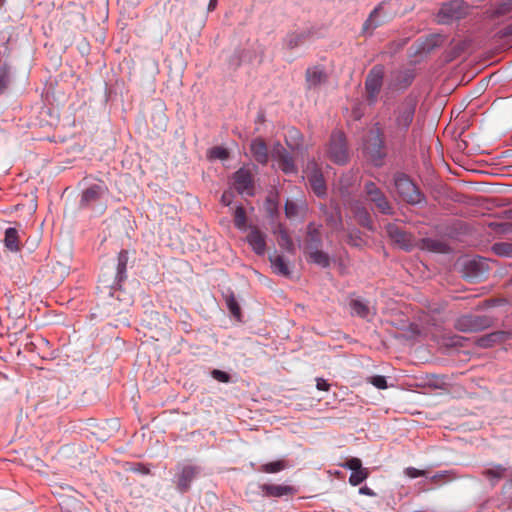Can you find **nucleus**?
<instances>
[{
  "label": "nucleus",
  "mask_w": 512,
  "mask_h": 512,
  "mask_svg": "<svg viewBox=\"0 0 512 512\" xmlns=\"http://www.w3.org/2000/svg\"><path fill=\"white\" fill-rule=\"evenodd\" d=\"M128 259V252L126 250H121L117 257V267L115 276L117 284H120L123 280L126 279Z\"/></svg>",
  "instance_id": "25"
},
{
  "label": "nucleus",
  "mask_w": 512,
  "mask_h": 512,
  "mask_svg": "<svg viewBox=\"0 0 512 512\" xmlns=\"http://www.w3.org/2000/svg\"><path fill=\"white\" fill-rule=\"evenodd\" d=\"M351 313L361 318H366L370 313L369 306L360 299H353L350 302Z\"/></svg>",
  "instance_id": "33"
},
{
  "label": "nucleus",
  "mask_w": 512,
  "mask_h": 512,
  "mask_svg": "<svg viewBox=\"0 0 512 512\" xmlns=\"http://www.w3.org/2000/svg\"><path fill=\"white\" fill-rule=\"evenodd\" d=\"M108 289V297L109 300L107 301V304L113 308L114 311H117L118 313H121L126 307L131 305V299L130 297H124L122 298V290L120 287H106Z\"/></svg>",
  "instance_id": "16"
},
{
  "label": "nucleus",
  "mask_w": 512,
  "mask_h": 512,
  "mask_svg": "<svg viewBox=\"0 0 512 512\" xmlns=\"http://www.w3.org/2000/svg\"><path fill=\"white\" fill-rule=\"evenodd\" d=\"M265 234L253 227L247 235V242L257 255H263L266 251Z\"/></svg>",
  "instance_id": "19"
},
{
  "label": "nucleus",
  "mask_w": 512,
  "mask_h": 512,
  "mask_svg": "<svg viewBox=\"0 0 512 512\" xmlns=\"http://www.w3.org/2000/svg\"><path fill=\"white\" fill-rule=\"evenodd\" d=\"M274 233L277 235L278 245L285 249L287 252L294 253V243L288 232L281 225L278 226Z\"/></svg>",
  "instance_id": "26"
},
{
  "label": "nucleus",
  "mask_w": 512,
  "mask_h": 512,
  "mask_svg": "<svg viewBox=\"0 0 512 512\" xmlns=\"http://www.w3.org/2000/svg\"><path fill=\"white\" fill-rule=\"evenodd\" d=\"M341 466L351 471H356L362 468V461L359 458L352 457L349 458L345 463L341 464Z\"/></svg>",
  "instance_id": "42"
},
{
  "label": "nucleus",
  "mask_w": 512,
  "mask_h": 512,
  "mask_svg": "<svg viewBox=\"0 0 512 512\" xmlns=\"http://www.w3.org/2000/svg\"><path fill=\"white\" fill-rule=\"evenodd\" d=\"M489 271V265L484 258L470 259L465 263V277L472 281L483 279Z\"/></svg>",
  "instance_id": "11"
},
{
  "label": "nucleus",
  "mask_w": 512,
  "mask_h": 512,
  "mask_svg": "<svg viewBox=\"0 0 512 512\" xmlns=\"http://www.w3.org/2000/svg\"><path fill=\"white\" fill-rule=\"evenodd\" d=\"M286 467L283 460L266 463L261 466L260 471L265 473H277Z\"/></svg>",
  "instance_id": "38"
},
{
  "label": "nucleus",
  "mask_w": 512,
  "mask_h": 512,
  "mask_svg": "<svg viewBox=\"0 0 512 512\" xmlns=\"http://www.w3.org/2000/svg\"><path fill=\"white\" fill-rule=\"evenodd\" d=\"M444 475L442 474H437V475H434L431 480L434 481V482H437L439 479L443 478Z\"/></svg>",
  "instance_id": "54"
},
{
  "label": "nucleus",
  "mask_w": 512,
  "mask_h": 512,
  "mask_svg": "<svg viewBox=\"0 0 512 512\" xmlns=\"http://www.w3.org/2000/svg\"><path fill=\"white\" fill-rule=\"evenodd\" d=\"M469 13V6L462 0H451L441 4L435 14L438 24L447 25L459 21Z\"/></svg>",
  "instance_id": "2"
},
{
  "label": "nucleus",
  "mask_w": 512,
  "mask_h": 512,
  "mask_svg": "<svg viewBox=\"0 0 512 512\" xmlns=\"http://www.w3.org/2000/svg\"><path fill=\"white\" fill-rule=\"evenodd\" d=\"M417 108L416 97L409 95L394 108L386 127L387 144L392 147L402 146L413 123Z\"/></svg>",
  "instance_id": "1"
},
{
  "label": "nucleus",
  "mask_w": 512,
  "mask_h": 512,
  "mask_svg": "<svg viewBox=\"0 0 512 512\" xmlns=\"http://www.w3.org/2000/svg\"><path fill=\"white\" fill-rule=\"evenodd\" d=\"M327 81V74L324 67L315 65L307 68L305 82L307 89H317Z\"/></svg>",
  "instance_id": "15"
},
{
  "label": "nucleus",
  "mask_w": 512,
  "mask_h": 512,
  "mask_svg": "<svg viewBox=\"0 0 512 512\" xmlns=\"http://www.w3.org/2000/svg\"><path fill=\"white\" fill-rule=\"evenodd\" d=\"M107 191V188L103 184H94L87 188L81 197V205H89L93 202H96L101 198V196Z\"/></svg>",
  "instance_id": "21"
},
{
  "label": "nucleus",
  "mask_w": 512,
  "mask_h": 512,
  "mask_svg": "<svg viewBox=\"0 0 512 512\" xmlns=\"http://www.w3.org/2000/svg\"><path fill=\"white\" fill-rule=\"evenodd\" d=\"M260 489L266 497H282L293 492V488L286 485L262 484Z\"/></svg>",
  "instance_id": "23"
},
{
  "label": "nucleus",
  "mask_w": 512,
  "mask_h": 512,
  "mask_svg": "<svg viewBox=\"0 0 512 512\" xmlns=\"http://www.w3.org/2000/svg\"><path fill=\"white\" fill-rule=\"evenodd\" d=\"M512 11V1L500 4L494 11L495 16H504Z\"/></svg>",
  "instance_id": "44"
},
{
  "label": "nucleus",
  "mask_w": 512,
  "mask_h": 512,
  "mask_svg": "<svg viewBox=\"0 0 512 512\" xmlns=\"http://www.w3.org/2000/svg\"><path fill=\"white\" fill-rule=\"evenodd\" d=\"M428 243H429L428 248L435 250V251H439L440 247L442 246L441 243L435 242V241H429Z\"/></svg>",
  "instance_id": "51"
},
{
  "label": "nucleus",
  "mask_w": 512,
  "mask_h": 512,
  "mask_svg": "<svg viewBox=\"0 0 512 512\" xmlns=\"http://www.w3.org/2000/svg\"><path fill=\"white\" fill-rule=\"evenodd\" d=\"M346 242L354 247H361L364 244V240L361 236V232L358 229H349L347 232Z\"/></svg>",
  "instance_id": "36"
},
{
  "label": "nucleus",
  "mask_w": 512,
  "mask_h": 512,
  "mask_svg": "<svg viewBox=\"0 0 512 512\" xmlns=\"http://www.w3.org/2000/svg\"><path fill=\"white\" fill-rule=\"evenodd\" d=\"M512 338L511 331H495L484 336L479 337L476 340V345L481 348H489L496 344L503 343L508 339Z\"/></svg>",
  "instance_id": "17"
},
{
  "label": "nucleus",
  "mask_w": 512,
  "mask_h": 512,
  "mask_svg": "<svg viewBox=\"0 0 512 512\" xmlns=\"http://www.w3.org/2000/svg\"><path fill=\"white\" fill-rule=\"evenodd\" d=\"M234 224L238 229L246 227V213L243 207H237L234 213Z\"/></svg>",
  "instance_id": "39"
},
{
  "label": "nucleus",
  "mask_w": 512,
  "mask_h": 512,
  "mask_svg": "<svg viewBox=\"0 0 512 512\" xmlns=\"http://www.w3.org/2000/svg\"><path fill=\"white\" fill-rule=\"evenodd\" d=\"M386 232L389 238L401 248L408 250L413 246L412 235L402 230L398 225L394 223L387 224Z\"/></svg>",
  "instance_id": "13"
},
{
  "label": "nucleus",
  "mask_w": 512,
  "mask_h": 512,
  "mask_svg": "<svg viewBox=\"0 0 512 512\" xmlns=\"http://www.w3.org/2000/svg\"><path fill=\"white\" fill-rule=\"evenodd\" d=\"M226 305L230 311V313L237 319L241 317V308L233 294H230L226 297Z\"/></svg>",
  "instance_id": "37"
},
{
  "label": "nucleus",
  "mask_w": 512,
  "mask_h": 512,
  "mask_svg": "<svg viewBox=\"0 0 512 512\" xmlns=\"http://www.w3.org/2000/svg\"><path fill=\"white\" fill-rule=\"evenodd\" d=\"M234 186L240 194L253 195L254 185L253 176L250 170L240 168L234 174Z\"/></svg>",
  "instance_id": "12"
},
{
  "label": "nucleus",
  "mask_w": 512,
  "mask_h": 512,
  "mask_svg": "<svg viewBox=\"0 0 512 512\" xmlns=\"http://www.w3.org/2000/svg\"><path fill=\"white\" fill-rule=\"evenodd\" d=\"M310 36L311 32L308 30L288 33L284 38V46L289 50H293L306 43Z\"/></svg>",
  "instance_id": "20"
},
{
  "label": "nucleus",
  "mask_w": 512,
  "mask_h": 512,
  "mask_svg": "<svg viewBox=\"0 0 512 512\" xmlns=\"http://www.w3.org/2000/svg\"><path fill=\"white\" fill-rule=\"evenodd\" d=\"M307 178L311 189L318 197L326 195V184L321 170L316 163H310L306 170Z\"/></svg>",
  "instance_id": "10"
},
{
  "label": "nucleus",
  "mask_w": 512,
  "mask_h": 512,
  "mask_svg": "<svg viewBox=\"0 0 512 512\" xmlns=\"http://www.w3.org/2000/svg\"><path fill=\"white\" fill-rule=\"evenodd\" d=\"M503 35H505V36L512 35V22L503 28Z\"/></svg>",
  "instance_id": "52"
},
{
  "label": "nucleus",
  "mask_w": 512,
  "mask_h": 512,
  "mask_svg": "<svg viewBox=\"0 0 512 512\" xmlns=\"http://www.w3.org/2000/svg\"><path fill=\"white\" fill-rule=\"evenodd\" d=\"M198 474V469L195 466H183L180 473L177 475V488L180 492H187L190 484Z\"/></svg>",
  "instance_id": "18"
},
{
  "label": "nucleus",
  "mask_w": 512,
  "mask_h": 512,
  "mask_svg": "<svg viewBox=\"0 0 512 512\" xmlns=\"http://www.w3.org/2000/svg\"><path fill=\"white\" fill-rule=\"evenodd\" d=\"M161 117L163 118L164 125H166V117L165 114H162Z\"/></svg>",
  "instance_id": "55"
},
{
  "label": "nucleus",
  "mask_w": 512,
  "mask_h": 512,
  "mask_svg": "<svg viewBox=\"0 0 512 512\" xmlns=\"http://www.w3.org/2000/svg\"><path fill=\"white\" fill-rule=\"evenodd\" d=\"M505 472L506 468L500 464H497L484 470L483 475L491 481L492 485H495L496 482L504 476Z\"/></svg>",
  "instance_id": "32"
},
{
  "label": "nucleus",
  "mask_w": 512,
  "mask_h": 512,
  "mask_svg": "<svg viewBox=\"0 0 512 512\" xmlns=\"http://www.w3.org/2000/svg\"><path fill=\"white\" fill-rule=\"evenodd\" d=\"M328 225L335 231H339L342 229V219L339 213H336V215H332L328 219Z\"/></svg>",
  "instance_id": "45"
},
{
  "label": "nucleus",
  "mask_w": 512,
  "mask_h": 512,
  "mask_svg": "<svg viewBox=\"0 0 512 512\" xmlns=\"http://www.w3.org/2000/svg\"><path fill=\"white\" fill-rule=\"evenodd\" d=\"M493 319L487 315L467 314L459 317L455 322V328L461 332H479L489 328Z\"/></svg>",
  "instance_id": "6"
},
{
  "label": "nucleus",
  "mask_w": 512,
  "mask_h": 512,
  "mask_svg": "<svg viewBox=\"0 0 512 512\" xmlns=\"http://www.w3.org/2000/svg\"><path fill=\"white\" fill-rule=\"evenodd\" d=\"M370 475L368 468H360L359 470L352 471L349 477V484L352 486H358L364 482Z\"/></svg>",
  "instance_id": "35"
},
{
  "label": "nucleus",
  "mask_w": 512,
  "mask_h": 512,
  "mask_svg": "<svg viewBox=\"0 0 512 512\" xmlns=\"http://www.w3.org/2000/svg\"><path fill=\"white\" fill-rule=\"evenodd\" d=\"M394 184L399 196L410 204L421 202L422 195L416 185L403 173L394 176Z\"/></svg>",
  "instance_id": "7"
},
{
  "label": "nucleus",
  "mask_w": 512,
  "mask_h": 512,
  "mask_svg": "<svg viewBox=\"0 0 512 512\" xmlns=\"http://www.w3.org/2000/svg\"><path fill=\"white\" fill-rule=\"evenodd\" d=\"M493 250L496 252V254L501 256H512L511 243H496L493 246Z\"/></svg>",
  "instance_id": "40"
},
{
  "label": "nucleus",
  "mask_w": 512,
  "mask_h": 512,
  "mask_svg": "<svg viewBox=\"0 0 512 512\" xmlns=\"http://www.w3.org/2000/svg\"><path fill=\"white\" fill-rule=\"evenodd\" d=\"M4 245L11 252H19L21 249L19 232L14 227L5 230Z\"/></svg>",
  "instance_id": "24"
},
{
  "label": "nucleus",
  "mask_w": 512,
  "mask_h": 512,
  "mask_svg": "<svg viewBox=\"0 0 512 512\" xmlns=\"http://www.w3.org/2000/svg\"><path fill=\"white\" fill-rule=\"evenodd\" d=\"M316 387L318 390L328 391L330 388V385L327 383V381L325 379L317 378L316 379Z\"/></svg>",
  "instance_id": "49"
},
{
  "label": "nucleus",
  "mask_w": 512,
  "mask_h": 512,
  "mask_svg": "<svg viewBox=\"0 0 512 512\" xmlns=\"http://www.w3.org/2000/svg\"><path fill=\"white\" fill-rule=\"evenodd\" d=\"M352 176H344L340 179V190L342 194L349 193V185L351 184Z\"/></svg>",
  "instance_id": "48"
},
{
  "label": "nucleus",
  "mask_w": 512,
  "mask_h": 512,
  "mask_svg": "<svg viewBox=\"0 0 512 512\" xmlns=\"http://www.w3.org/2000/svg\"><path fill=\"white\" fill-rule=\"evenodd\" d=\"M10 81V67L6 61H4L3 54L0 51V94H2L8 88Z\"/></svg>",
  "instance_id": "27"
},
{
  "label": "nucleus",
  "mask_w": 512,
  "mask_h": 512,
  "mask_svg": "<svg viewBox=\"0 0 512 512\" xmlns=\"http://www.w3.org/2000/svg\"><path fill=\"white\" fill-rule=\"evenodd\" d=\"M384 79V67L375 65L368 72L365 79L366 99L370 105H374L378 100Z\"/></svg>",
  "instance_id": "5"
},
{
  "label": "nucleus",
  "mask_w": 512,
  "mask_h": 512,
  "mask_svg": "<svg viewBox=\"0 0 512 512\" xmlns=\"http://www.w3.org/2000/svg\"><path fill=\"white\" fill-rule=\"evenodd\" d=\"M272 157L276 160L278 167L285 173L291 174L297 172V167L294 163L293 157L290 153L282 146H278L274 149Z\"/></svg>",
  "instance_id": "14"
},
{
  "label": "nucleus",
  "mask_w": 512,
  "mask_h": 512,
  "mask_svg": "<svg viewBox=\"0 0 512 512\" xmlns=\"http://www.w3.org/2000/svg\"><path fill=\"white\" fill-rule=\"evenodd\" d=\"M271 266L273 271L279 275L288 277L290 275V270L288 264L285 262L284 258L280 255L270 256Z\"/></svg>",
  "instance_id": "30"
},
{
  "label": "nucleus",
  "mask_w": 512,
  "mask_h": 512,
  "mask_svg": "<svg viewBox=\"0 0 512 512\" xmlns=\"http://www.w3.org/2000/svg\"><path fill=\"white\" fill-rule=\"evenodd\" d=\"M212 377L222 383H228L230 382V375L222 370L214 369L211 372Z\"/></svg>",
  "instance_id": "46"
},
{
  "label": "nucleus",
  "mask_w": 512,
  "mask_h": 512,
  "mask_svg": "<svg viewBox=\"0 0 512 512\" xmlns=\"http://www.w3.org/2000/svg\"><path fill=\"white\" fill-rule=\"evenodd\" d=\"M327 156L336 164L343 165L348 161L349 153L345 135L341 131L331 134L327 148Z\"/></svg>",
  "instance_id": "4"
},
{
  "label": "nucleus",
  "mask_w": 512,
  "mask_h": 512,
  "mask_svg": "<svg viewBox=\"0 0 512 512\" xmlns=\"http://www.w3.org/2000/svg\"><path fill=\"white\" fill-rule=\"evenodd\" d=\"M392 18V13L386 11V3L383 2L370 13L363 24V32L372 33L373 30L389 22Z\"/></svg>",
  "instance_id": "9"
},
{
  "label": "nucleus",
  "mask_w": 512,
  "mask_h": 512,
  "mask_svg": "<svg viewBox=\"0 0 512 512\" xmlns=\"http://www.w3.org/2000/svg\"><path fill=\"white\" fill-rule=\"evenodd\" d=\"M359 493L362 494V495L370 496V497L376 496V493L371 488H369L368 486L361 487L359 489Z\"/></svg>",
  "instance_id": "50"
},
{
  "label": "nucleus",
  "mask_w": 512,
  "mask_h": 512,
  "mask_svg": "<svg viewBox=\"0 0 512 512\" xmlns=\"http://www.w3.org/2000/svg\"><path fill=\"white\" fill-rule=\"evenodd\" d=\"M405 475L408 476L409 478H417V477H421V476H425L426 475V471L424 470H419V469H416L414 467H408L405 469L404 471Z\"/></svg>",
  "instance_id": "47"
},
{
  "label": "nucleus",
  "mask_w": 512,
  "mask_h": 512,
  "mask_svg": "<svg viewBox=\"0 0 512 512\" xmlns=\"http://www.w3.org/2000/svg\"><path fill=\"white\" fill-rule=\"evenodd\" d=\"M369 382L378 389H386L387 388L386 378L382 375H376V376L370 377Z\"/></svg>",
  "instance_id": "43"
},
{
  "label": "nucleus",
  "mask_w": 512,
  "mask_h": 512,
  "mask_svg": "<svg viewBox=\"0 0 512 512\" xmlns=\"http://www.w3.org/2000/svg\"><path fill=\"white\" fill-rule=\"evenodd\" d=\"M321 246V234L317 228H313L311 225L308 227V236L306 243V250L317 249Z\"/></svg>",
  "instance_id": "31"
},
{
  "label": "nucleus",
  "mask_w": 512,
  "mask_h": 512,
  "mask_svg": "<svg viewBox=\"0 0 512 512\" xmlns=\"http://www.w3.org/2000/svg\"><path fill=\"white\" fill-rule=\"evenodd\" d=\"M364 191L366 194V199L374 203L379 212L386 215L393 213L392 206L390 205L386 196L374 182H366L364 185Z\"/></svg>",
  "instance_id": "8"
},
{
  "label": "nucleus",
  "mask_w": 512,
  "mask_h": 512,
  "mask_svg": "<svg viewBox=\"0 0 512 512\" xmlns=\"http://www.w3.org/2000/svg\"><path fill=\"white\" fill-rule=\"evenodd\" d=\"M385 147L383 129L376 124L365 144V151L376 166L382 165L383 159L387 155Z\"/></svg>",
  "instance_id": "3"
},
{
  "label": "nucleus",
  "mask_w": 512,
  "mask_h": 512,
  "mask_svg": "<svg viewBox=\"0 0 512 512\" xmlns=\"http://www.w3.org/2000/svg\"><path fill=\"white\" fill-rule=\"evenodd\" d=\"M354 216L359 225L367 228L368 230H373L371 215L365 207L356 206L354 209Z\"/></svg>",
  "instance_id": "29"
},
{
  "label": "nucleus",
  "mask_w": 512,
  "mask_h": 512,
  "mask_svg": "<svg viewBox=\"0 0 512 512\" xmlns=\"http://www.w3.org/2000/svg\"><path fill=\"white\" fill-rule=\"evenodd\" d=\"M216 5H217V0H210L209 5H208V10L209 11L214 10L216 8Z\"/></svg>",
  "instance_id": "53"
},
{
  "label": "nucleus",
  "mask_w": 512,
  "mask_h": 512,
  "mask_svg": "<svg viewBox=\"0 0 512 512\" xmlns=\"http://www.w3.org/2000/svg\"><path fill=\"white\" fill-rule=\"evenodd\" d=\"M209 156L213 159L226 160L229 157V152L223 147L216 146L210 149Z\"/></svg>",
  "instance_id": "41"
},
{
  "label": "nucleus",
  "mask_w": 512,
  "mask_h": 512,
  "mask_svg": "<svg viewBox=\"0 0 512 512\" xmlns=\"http://www.w3.org/2000/svg\"><path fill=\"white\" fill-rule=\"evenodd\" d=\"M308 253H309L310 260L313 263H315L321 267H324V268L329 266V264H330L329 256L325 252L319 250V248L309 250Z\"/></svg>",
  "instance_id": "34"
},
{
  "label": "nucleus",
  "mask_w": 512,
  "mask_h": 512,
  "mask_svg": "<svg viewBox=\"0 0 512 512\" xmlns=\"http://www.w3.org/2000/svg\"><path fill=\"white\" fill-rule=\"evenodd\" d=\"M250 150L258 163L266 164L268 162V148L264 140L260 138L254 139L250 144Z\"/></svg>",
  "instance_id": "22"
},
{
  "label": "nucleus",
  "mask_w": 512,
  "mask_h": 512,
  "mask_svg": "<svg viewBox=\"0 0 512 512\" xmlns=\"http://www.w3.org/2000/svg\"><path fill=\"white\" fill-rule=\"evenodd\" d=\"M306 209L304 201L287 200L285 203V215L287 218L292 219L298 217Z\"/></svg>",
  "instance_id": "28"
}]
</instances>
